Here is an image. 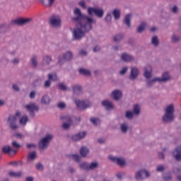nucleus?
I'll list each match as a JSON object with an SVG mask.
<instances>
[{
	"label": "nucleus",
	"instance_id": "nucleus-1",
	"mask_svg": "<svg viewBox=\"0 0 181 181\" xmlns=\"http://www.w3.org/2000/svg\"><path fill=\"white\" fill-rule=\"evenodd\" d=\"M88 23H78L76 27L71 30L74 40H81L87 32L93 29V23H97L94 18H86Z\"/></svg>",
	"mask_w": 181,
	"mask_h": 181
},
{
	"label": "nucleus",
	"instance_id": "nucleus-2",
	"mask_svg": "<svg viewBox=\"0 0 181 181\" xmlns=\"http://www.w3.org/2000/svg\"><path fill=\"white\" fill-rule=\"evenodd\" d=\"M175 119V105H168L165 109L163 120L165 122H172Z\"/></svg>",
	"mask_w": 181,
	"mask_h": 181
},
{
	"label": "nucleus",
	"instance_id": "nucleus-3",
	"mask_svg": "<svg viewBox=\"0 0 181 181\" xmlns=\"http://www.w3.org/2000/svg\"><path fill=\"white\" fill-rule=\"evenodd\" d=\"M74 17L73 18V21L74 22H78V23H88V20L87 19H93V17H88L84 14H82L81 10L78 8H76L74 10Z\"/></svg>",
	"mask_w": 181,
	"mask_h": 181
},
{
	"label": "nucleus",
	"instance_id": "nucleus-4",
	"mask_svg": "<svg viewBox=\"0 0 181 181\" xmlns=\"http://www.w3.org/2000/svg\"><path fill=\"white\" fill-rule=\"evenodd\" d=\"M170 80V75L168 72H164L162 74L161 77H156L153 78L152 80H148L147 84L148 86H153L155 83H166Z\"/></svg>",
	"mask_w": 181,
	"mask_h": 181
},
{
	"label": "nucleus",
	"instance_id": "nucleus-5",
	"mask_svg": "<svg viewBox=\"0 0 181 181\" xmlns=\"http://www.w3.org/2000/svg\"><path fill=\"white\" fill-rule=\"evenodd\" d=\"M21 117V112H17L15 115H11L8 117L7 124H8L11 129H18L19 127L16 124L18 117Z\"/></svg>",
	"mask_w": 181,
	"mask_h": 181
},
{
	"label": "nucleus",
	"instance_id": "nucleus-6",
	"mask_svg": "<svg viewBox=\"0 0 181 181\" xmlns=\"http://www.w3.org/2000/svg\"><path fill=\"white\" fill-rule=\"evenodd\" d=\"M52 139H53V136L52 134L47 135L40 141L38 144L39 148H40V149H46V148H48L49 144H50Z\"/></svg>",
	"mask_w": 181,
	"mask_h": 181
},
{
	"label": "nucleus",
	"instance_id": "nucleus-7",
	"mask_svg": "<svg viewBox=\"0 0 181 181\" xmlns=\"http://www.w3.org/2000/svg\"><path fill=\"white\" fill-rule=\"evenodd\" d=\"M88 13L90 16L95 15L98 18H103V16H104V9L101 8L89 7L88 8Z\"/></svg>",
	"mask_w": 181,
	"mask_h": 181
},
{
	"label": "nucleus",
	"instance_id": "nucleus-8",
	"mask_svg": "<svg viewBox=\"0 0 181 181\" xmlns=\"http://www.w3.org/2000/svg\"><path fill=\"white\" fill-rule=\"evenodd\" d=\"M151 176V173L145 169L139 170L135 173V178L136 180H144Z\"/></svg>",
	"mask_w": 181,
	"mask_h": 181
},
{
	"label": "nucleus",
	"instance_id": "nucleus-9",
	"mask_svg": "<svg viewBox=\"0 0 181 181\" xmlns=\"http://www.w3.org/2000/svg\"><path fill=\"white\" fill-rule=\"evenodd\" d=\"M74 103L78 108V110H86V108H89L91 106V103L89 101L86 100H81L78 99H75Z\"/></svg>",
	"mask_w": 181,
	"mask_h": 181
},
{
	"label": "nucleus",
	"instance_id": "nucleus-10",
	"mask_svg": "<svg viewBox=\"0 0 181 181\" xmlns=\"http://www.w3.org/2000/svg\"><path fill=\"white\" fill-rule=\"evenodd\" d=\"M49 23L52 28H60L62 26V18L57 15H53L49 18Z\"/></svg>",
	"mask_w": 181,
	"mask_h": 181
},
{
	"label": "nucleus",
	"instance_id": "nucleus-11",
	"mask_svg": "<svg viewBox=\"0 0 181 181\" xmlns=\"http://www.w3.org/2000/svg\"><path fill=\"white\" fill-rule=\"evenodd\" d=\"M73 59V53L71 52H67L64 55H59L58 59V64L62 65L64 64V62H70Z\"/></svg>",
	"mask_w": 181,
	"mask_h": 181
},
{
	"label": "nucleus",
	"instance_id": "nucleus-12",
	"mask_svg": "<svg viewBox=\"0 0 181 181\" xmlns=\"http://www.w3.org/2000/svg\"><path fill=\"white\" fill-rule=\"evenodd\" d=\"M25 110L30 112L31 117H35V112L39 111V106L35 103H30L25 106Z\"/></svg>",
	"mask_w": 181,
	"mask_h": 181
},
{
	"label": "nucleus",
	"instance_id": "nucleus-13",
	"mask_svg": "<svg viewBox=\"0 0 181 181\" xmlns=\"http://www.w3.org/2000/svg\"><path fill=\"white\" fill-rule=\"evenodd\" d=\"M30 22V18H16L11 21V25H18V26H23V25H28Z\"/></svg>",
	"mask_w": 181,
	"mask_h": 181
},
{
	"label": "nucleus",
	"instance_id": "nucleus-14",
	"mask_svg": "<svg viewBox=\"0 0 181 181\" xmlns=\"http://www.w3.org/2000/svg\"><path fill=\"white\" fill-rule=\"evenodd\" d=\"M61 118L64 121L62 128L64 129H69L70 128V126L71 125V117L69 115H66L62 116Z\"/></svg>",
	"mask_w": 181,
	"mask_h": 181
},
{
	"label": "nucleus",
	"instance_id": "nucleus-15",
	"mask_svg": "<svg viewBox=\"0 0 181 181\" xmlns=\"http://www.w3.org/2000/svg\"><path fill=\"white\" fill-rule=\"evenodd\" d=\"M110 160H112V162H115V163H117V165H119V166H124L126 165L127 162L125 161V159L123 158H118L114 156H109Z\"/></svg>",
	"mask_w": 181,
	"mask_h": 181
},
{
	"label": "nucleus",
	"instance_id": "nucleus-16",
	"mask_svg": "<svg viewBox=\"0 0 181 181\" xmlns=\"http://www.w3.org/2000/svg\"><path fill=\"white\" fill-rule=\"evenodd\" d=\"M2 152L8 155H16L18 150L16 148H12L10 146H4L2 148Z\"/></svg>",
	"mask_w": 181,
	"mask_h": 181
},
{
	"label": "nucleus",
	"instance_id": "nucleus-17",
	"mask_svg": "<svg viewBox=\"0 0 181 181\" xmlns=\"http://www.w3.org/2000/svg\"><path fill=\"white\" fill-rule=\"evenodd\" d=\"M74 95H81L83 94V88L78 84L72 86Z\"/></svg>",
	"mask_w": 181,
	"mask_h": 181
},
{
	"label": "nucleus",
	"instance_id": "nucleus-18",
	"mask_svg": "<svg viewBox=\"0 0 181 181\" xmlns=\"http://www.w3.org/2000/svg\"><path fill=\"white\" fill-rule=\"evenodd\" d=\"M139 74V69L138 68L133 66L131 68V72H130V80H135L138 77Z\"/></svg>",
	"mask_w": 181,
	"mask_h": 181
},
{
	"label": "nucleus",
	"instance_id": "nucleus-19",
	"mask_svg": "<svg viewBox=\"0 0 181 181\" xmlns=\"http://www.w3.org/2000/svg\"><path fill=\"white\" fill-rule=\"evenodd\" d=\"M173 156L180 162L181 160V146H177L175 151H173Z\"/></svg>",
	"mask_w": 181,
	"mask_h": 181
},
{
	"label": "nucleus",
	"instance_id": "nucleus-20",
	"mask_svg": "<svg viewBox=\"0 0 181 181\" xmlns=\"http://www.w3.org/2000/svg\"><path fill=\"white\" fill-rule=\"evenodd\" d=\"M86 135H87L86 132H81L72 136V139L76 141H81V139H84V138H86Z\"/></svg>",
	"mask_w": 181,
	"mask_h": 181
},
{
	"label": "nucleus",
	"instance_id": "nucleus-21",
	"mask_svg": "<svg viewBox=\"0 0 181 181\" xmlns=\"http://www.w3.org/2000/svg\"><path fill=\"white\" fill-rule=\"evenodd\" d=\"M144 77L148 80L152 77V66L151 65H147L144 68Z\"/></svg>",
	"mask_w": 181,
	"mask_h": 181
},
{
	"label": "nucleus",
	"instance_id": "nucleus-22",
	"mask_svg": "<svg viewBox=\"0 0 181 181\" xmlns=\"http://www.w3.org/2000/svg\"><path fill=\"white\" fill-rule=\"evenodd\" d=\"M102 105L105 107V110L107 111H110V110H112V108H114V105H112V103L108 100H103L102 102Z\"/></svg>",
	"mask_w": 181,
	"mask_h": 181
},
{
	"label": "nucleus",
	"instance_id": "nucleus-23",
	"mask_svg": "<svg viewBox=\"0 0 181 181\" xmlns=\"http://www.w3.org/2000/svg\"><path fill=\"white\" fill-rule=\"evenodd\" d=\"M112 97L116 101H118L121 97H122V92L119 90H113L112 93Z\"/></svg>",
	"mask_w": 181,
	"mask_h": 181
},
{
	"label": "nucleus",
	"instance_id": "nucleus-24",
	"mask_svg": "<svg viewBox=\"0 0 181 181\" xmlns=\"http://www.w3.org/2000/svg\"><path fill=\"white\" fill-rule=\"evenodd\" d=\"M50 63H52V57H50L49 55H45L42 57V66H49Z\"/></svg>",
	"mask_w": 181,
	"mask_h": 181
},
{
	"label": "nucleus",
	"instance_id": "nucleus-25",
	"mask_svg": "<svg viewBox=\"0 0 181 181\" xmlns=\"http://www.w3.org/2000/svg\"><path fill=\"white\" fill-rule=\"evenodd\" d=\"M23 175V173L22 171H10L8 173V176H10V177H22V176Z\"/></svg>",
	"mask_w": 181,
	"mask_h": 181
},
{
	"label": "nucleus",
	"instance_id": "nucleus-26",
	"mask_svg": "<svg viewBox=\"0 0 181 181\" xmlns=\"http://www.w3.org/2000/svg\"><path fill=\"white\" fill-rule=\"evenodd\" d=\"M122 60L123 62H134V57L129 55V54L124 53L121 56Z\"/></svg>",
	"mask_w": 181,
	"mask_h": 181
},
{
	"label": "nucleus",
	"instance_id": "nucleus-27",
	"mask_svg": "<svg viewBox=\"0 0 181 181\" xmlns=\"http://www.w3.org/2000/svg\"><path fill=\"white\" fill-rule=\"evenodd\" d=\"M131 19H132V15L131 14H127L124 17V23L128 28H131Z\"/></svg>",
	"mask_w": 181,
	"mask_h": 181
},
{
	"label": "nucleus",
	"instance_id": "nucleus-28",
	"mask_svg": "<svg viewBox=\"0 0 181 181\" xmlns=\"http://www.w3.org/2000/svg\"><path fill=\"white\" fill-rule=\"evenodd\" d=\"M40 2L47 8L52 6L54 4V0H40Z\"/></svg>",
	"mask_w": 181,
	"mask_h": 181
},
{
	"label": "nucleus",
	"instance_id": "nucleus-29",
	"mask_svg": "<svg viewBox=\"0 0 181 181\" xmlns=\"http://www.w3.org/2000/svg\"><path fill=\"white\" fill-rule=\"evenodd\" d=\"M80 153H81V156H83V158H86L88 153H90V150L88 149V148L86 146H83L81 148Z\"/></svg>",
	"mask_w": 181,
	"mask_h": 181
},
{
	"label": "nucleus",
	"instance_id": "nucleus-30",
	"mask_svg": "<svg viewBox=\"0 0 181 181\" xmlns=\"http://www.w3.org/2000/svg\"><path fill=\"white\" fill-rule=\"evenodd\" d=\"M120 129L122 134H127V132H128V129H129V125H128V123H122L120 125Z\"/></svg>",
	"mask_w": 181,
	"mask_h": 181
},
{
	"label": "nucleus",
	"instance_id": "nucleus-31",
	"mask_svg": "<svg viewBox=\"0 0 181 181\" xmlns=\"http://www.w3.org/2000/svg\"><path fill=\"white\" fill-rule=\"evenodd\" d=\"M28 121H29V117L26 115L21 117L19 119V122L21 125H22L23 127H25V125L28 124Z\"/></svg>",
	"mask_w": 181,
	"mask_h": 181
},
{
	"label": "nucleus",
	"instance_id": "nucleus-32",
	"mask_svg": "<svg viewBox=\"0 0 181 181\" xmlns=\"http://www.w3.org/2000/svg\"><path fill=\"white\" fill-rule=\"evenodd\" d=\"M146 28V23L141 22L139 26L137 28V32L138 33H142L144 30H145V28Z\"/></svg>",
	"mask_w": 181,
	"mask_h": 181
},
{
	"label": "nucleus",
	"instance_id": "nucleus-33",
	"mask_svg": "<svg viewBox=\"0 0 181 181\" xmlns=\"http://www.w3.org/2000/svg\"><path fill=\"white\" fill-rule=\"evenodd\" d=\"M112 15L115 17V19L117 21V19L121 18V11L119 9H115L112 11Z\"/></svg>",
	"mask_w": 181,
	"mask_h": 181
},
{
	"label": "nucleus",
	"instance_id": "nucleus-34",
	"mask_svg": "<svg viewBox=\"0 0 181 181\" xmlns=\"http://www.w3.org/2000/svg\"><path fill=\"white\" fill-rule=\"evenodd\" d=\"M41 103L45 104V105H48V104H50V97L47 95H45L41 100Z\"/></svg>",
	"mask_w": 181,
	"mask_h": 181
},
{
	"label": "nucleus",
	"instance_id": "nucleus-35",
	"mask_svg": "<svg viewBox=\"0 0 181 181\" xmlns=\"http://www.w3.org/2000/svg\"><path fill=\"white\" fill-rule=\"evenodd\" d=\"M48 80L49 81H57V74L52 73L48 74Z\"/></svg>",
	"mask_w": 181,
	"mask_h": 181
},
{
	"label": "nucleus",
	"instance_id": "nucleus-36",
	"mask_svg": "<svg viewBox=\"0 0 181 181\" xmlns=\"http://www.w3.org/2000/svg\"><path fill=\"white\" fill-rule=\"evenodd\" d=\"M79 73L83 74V76H91V71L90 70L83 68L79 69Z\"/></svg>",
	"mask_w": 181,
	"mask_h": 181
},
{
	"label": "nucleus",
	"instance_id": "nucleus-37",
	"mask_svg": "<svg viewBox=\"0 0 181 181\" xmlns=\"http://www.w3.org/2000/svg\"><path fill=\"white\" fill-rule=\"evenodd\" d=\"M166 169V166L163 164L158 165L156 168V172H165V170Z\"/></svg>",
	"mask_w": 181,
	"mask_h": 181
},
{
	"label": "nucleus",
	"instance_id": "nucleus-38",
	"mask_svg": "<svg viewBox=\"0 0 181 181\" xmlns=\"http://www.w3.org/2000/svg\"><path fill=\"white\" fill-rule=\"evenodd\" d=\"M151 45L153 46H158L159 45V38L157 36H154L151 38Z\"/></svg>",
	"mask_w": 181,
	"mask_h": 181
},
{
	"label": "nucleus",
	"instance_id": "nucleus-39",
	"mask_svg": "<svg viewBox=\"0 0 181 181\" xmlns=\"http://www.w3.org/2000/svg\"><path fill=\"white\" fill-rule=\"evenodd\" d=\"M98 168V162H93L89 164L88 170H94V169H97Z\"/></svg>",
	"mask_w": 181,
	"mask_h": 181
},
{
	"label": "nucleus",
	"instance_id": "nucleus-40",
	"mask_svg": "<svg viewBox=\"0 0 181 181\" xmlns=\"http://www.w3.org/2000/svg\"><path fill=\"white\" fill-rule=\"evenodd\" d=\"M89 164L86 162H83L79 164V167L83 170H88Z\"/></svg>",
	"mask_w": 181,
	"mask_h": 181
},
{
	"label": "nucleus",
	"instance_id": "nucleus-41",
	"mask_svg": "<svg viewBox=\"0 0 181 181\" xmlns=\"http://www.w3.org/2000/svg\"><path fill=\"white\" fill-rule=\"evenodd\" d=\"M140 112H141V107H139V105H134L133 108V113L135 115H139Z\"/></svg>",
	"mask_w": 181,
	"mask_h": 181
},
{
	"label": "nucleus",
	"instance_id": "nucleus-42",
	"mask_svg": "<svg viewBox=\"0 0 181 181\" xmlns=\"http://www.w3.org/2000/svg\"><path fill=\"white\" fill-rule=\"evenodd\" d=\"M124 39V34H117L113 37L114 42H119Z\"/></svg>",
	"mask_w": 181,
	"mask_h": 181
},
{
	"label": "nucleus",
	"instance_id": "nucleus-43",
	"mask_svg": "<svg viewBox=\"0 0 181 181\" xmlns=\"http://www.w3.org/2000/svg\"><path fill=\"white\" fill-rule=\"evenodd\" d=\"M35 159H36V153L35 152L30 153L28 157V161L30 162L32 160H35Z\"/></svg>",
	"mask_w": 181,
	"mask_h": 181
},
{
	"label": "nucleus",
	"instance_id": "nucleus-44",
	"mask_svg": "<svg viewBox=\"0 0 181 181\" xmlns=\"http://www.w3.org/2000/svg\"><path fill=\"white\" fill-rule=\"evenodd\" d=\"M71 159H73L75 160V162H80L81 160V157L78 156V154H71L70 156Z\"/></svg>",
	"mask_w": 181,
	"mask_h": 181
},
{
	"label": "nucleus",
	"instance_id": "nucleus-45",
	"mask_svg": "<svg viewBox=\"0 0 181 181\" xmlns=\"http://www.w3.org/2000/svg\"><path fill=\"white\" fill-rule=\"evenodd\" d=\"M58 87L62 91H67V86L64 83H59Z\"/></svg>",
	"mask_w": 181,
	"mask_h": 181
},
{
	"label": "nucleus",
	"instance_id": "nucleus-46",
	"mask_svg": "<svg viewBox=\"0 0 181 181\" xmlns=\"http://www.w3.org/2000/svg\"><path fill=\"white\" fill-rule=\"evenodd\" d=\"M125 117H126V118L131 119L132 118H134V117H135V115L134 114V112L127 111Z\"/></svg>",
	"mask_w": 181,
	"mask_h": 181
},
{
	"label": "nucleus",
	"instance_id": "nucleus-47",
	"mask_svg": "<svg viewBox=\"0 0 181 181\" xmlns=\"http://www.w3.org/2000/svg\"><path fill=\"white\" fill-rule=\"evenodd\" d=\"M31 63L33 67H36V66H37V57L35 55L33 56V57L31 58Z\"/></svg>",
	"mask_w": 181,
	"mask_h": 181
},
{
	"label": "nucleus",
	"instance_id": "nucleus-48",
	"mask_svg": "<svg viewBox=\"0 0 181 181\" xmlns=\"http://www.w3.org/2000/svg\"><path fill=\"white\" fill-rule=\"evenodd\" d=\"M171 40H172L173 43H177V42H179V40H180V37H179V36H177L176 35H173L171 37Z\"/></svg>",
	"mask_w": 181,
	"mask_h": 181
},
{
	"label": "nucleus",
	"instance_id": "nucleus-49",
	"mask_svg": "<svg viewBox=\"0 0 181 181\" xmlns=\"http://www.w3.org/2000/svg\"><path fill=\"white\" fill-rule=\"evenodd\" d=\"M52 86V81H49V79L47 80L44 83V88H50V86Z\"/></svg>",
	"mask_w": 181,
	"mask_h": 181
},
{
	"label": "nucleus",
	"instance_id": "nucleus-50",
	"mask_svg": "<svg viewBox=\"0 0 181 181\" xmlns=\"http://www.w3.org/2000/svg\"><path fill=\"white\" fill-rule=\"evenodd\" d=\"M90 122H92L93 125H98V124H100V119L95 117H92L90 118Z\"/></svg>",
	"mask_w": 181,
	"mask_h": 181
},
{
	"label": "nucleus",
	"instance_id": "nucleus-51",
	"mask_svg": "<svg viewBox=\"0 0 181 181\" xmlns=\"http://www.w3.org/2000/svg\"><path fill=\"white\" fill-rule=\"evenodd\" d=\"M57 105L60 110H64L66 108V103L64 102H59Z\"/></svg>",
	"mask_w": 181,
	"mask_h": 181
},
{
	"label": "nucleus",
	"instance_id": "nucleus-52",
	"mask_svg": "<svg viewBox=\"0 0 181 181\" xmlns=\"http://www.w3.org/2000/svg\"><path fill=\"white\" fill-rule=\"evenodd\" d=\"M35 168L37 170H43V164L38 163L36 164Z\"/></svg>",
	"mask_w": 181,
	"mask_h": 181
},
{
	"label": "nucleus",
	"instance_id": "nucleus-53",
	"mask_svg": "<svg viewBox=\"0 0 181 181\" xmlns=\"http://www.w3.org/2000/svg\"><path fill=\"white\" fill-rule=\"evenodd\" d=\"M12 146L14 147V148H21V144L16 142V141H14L12 142Z\"/></svg>",
	"mask_w": 181,
	"mask_h": 181
},
{
	"label": "nucleus",
	"instance_id": "nucleus-54",
	"mask_svg": "<svg viewBox=\"0 0 181 181\" xmlns=\"http://www.w3.org/2000/svg\"><path fill=\"white\" fill-rule=\"evenodd\" d=\"M171 11L173 13H177V12H179V8H177L176 6H174L171 8Z\"/></svg>",
	"mask_w": 181,
	"mask_h": 181
},
{
	"label": "nucleus",
	"instance_id": "nucleus-55",
	"mask_svg": "<svg viewBox=\"0 0 181 181\" xmlns=\"http://www.w3.org/2000/svg\"><path fill=\"white\" fill-rule=\"evenodd\" d=\"M20 61L21 59L19 58H14L11 60V63H13V64H19Z\"/></svg>",
	"mask_w": 181,
	"mask_h": 181
},
{
	"label": "nucleus",
	"instance_id": "nucleus-56",
	"mask_svg": "<svg viewBox=\"0 0 181 181\" xmlns=\"http://www.w3.org/2000/svg\"><path fill=\"white\" fill-rule=\"evenodd\" d=\"M78 5L81 6V8H83V9H86L87 8V5L86 4L85 1H80L78 3Z\"/></svg>",
	"mask_w": 181,
	"mask_h": 181
},
{
	"label": "nucleus",
	"instance_id": "nucleus-57",
	"mask_svg": "<svg viewBox=\"0 0 181 181\" xmlns=\"http://www.w3.org/2000/svg\"><path fill=\"white\" fill-rule=\"evenodd\" d=\"M128 71V67L124 66L120 71L119 74L122 75L125 74V73H127Z\"/></svg>",
	"mask_w": 181,
	"mask_h": 181
},
{
	"label": "nucleus",
	"instance_id": "nucleus-58",
	"mask_svg": "<svg viewBox=\"0 0 181 181\" xmlns=\"http://www.w3.org/2000/svg\"><path fill=\"white\" fill-rule=\"evenodd\" d=\"M105 19L106 22H111V19H112V16H111V14L108 13V14H107Z\"/></svg>",
	"mask_w": 181,
	"mask_h": 181
},
{
	"label": "nucleus",
	"instance_id": "nucleus-59",
	"mask_svg": "<svg viewBox=\"0 0 181 181\" xmlns=\"http://www.w3.org/2000/svg\"><path fill=\"white\" fill-rule=\"evenodd\" d=\"M116 176L117 179H122V177H124V173H117Z\"/></svg>",
	"mask_w": 181,
	"mask_h": 181
},
{
	"label": "nucleus",
	"instance_id": "nucleus-60",
	"mask_svg": "<svg viewBox=\"0 0 181 181\" xmlns=\"http://www.w3.org/2000/svg\"><path fill=\"white\" fill-rule=\"evenodd\" d=\"M13 90H14V91H19V86L17 84H13Z\"/></svg>",
	"mask_w": 181,
	"mask_h": 181
},
{
	"label": "nucleus",
	"instance_id": "nucleus-61",
	"mask_svg": "<svg viewBox=\"0 0 181 181\" xmlns=\"http://www.w3.org/2000/svg\"><path fill=\"white\" fill-rule=\"evenodd\" d=\"M35 96H36V92L35 91H32L30 93V98H35Z\"/></svg>",
	"mask_w": 181,
	"mask_h": 181
},
{
	"label": "nucleus",
	"instance_id": "nucleus-62",
	"mask_svg": "<svg viewBox=\"0 0 181 181\" xmlns=\"http://www.w3.org/2000/svg\"><path fill=\"white\" fill-rule=\"evenodd\" d=\"M80 54H81V56H86L87 51L84 50V49H82V50L80 51Z\"/></svg>",
	"mask_w": 181,
	"mask_h": 181
},
{
	"label": "nucleus",
	"instance_id": "nucleus-63",
	"mask_svg": "<svg viewBox=\"0 0 181 181\" xmlns=\"http://www.w3.org/2000/svg\"><path fill=\"white\" fill-rule=\"evenodd\" d=\"M159 159H165V154L163 153H158Z\"/></svg>",
	"mask_w": 181,
	"mask_h": 181
},
{
	"label": "nucleus",
	"instance_id": "nucleus-64",
	"mask_svg": "<svg viewBox=\"0 0 181 181\" xmlns=\"http://www.w3.org/2000/svg\"><path fill=\"white\" fill-rule=\"evenodd\" d=\"M14 136L16 138H22V134H21V133H16L14 134Z\"/></svg>",
	"mask_w": 181,
	"mask_h": 181
}]
</instances>
